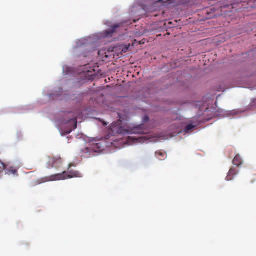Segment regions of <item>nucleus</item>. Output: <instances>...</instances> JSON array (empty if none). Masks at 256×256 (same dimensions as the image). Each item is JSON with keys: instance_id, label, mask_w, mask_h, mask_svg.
I'll return each instance as SVG.
<instances>
[{"instance_id": "obj_10", "label": "nucleus", "mask_w": 256, "mask_h": 256, "mask_svg": "<svg viewBox=\"0 0 256 256\" xmlns=\"http://www.w3.org/2000/svg\"><path fill=\"white\" fill-rule=\"evenodd\" d=\"M156 156L160 160H163L166 158V154L165 152L158 151L156 152Z\"/></svg>"}, {"instance_id": "obj_20", "label": "nucleus", "mask_w": 256, "mask_h": 256, "mask_svg": "<svg viewBox=\"0 0 256 256\" xmlns=\"http://www.w3.org/2000/svg\"><path fill=\"white\" fill-rule=\"evenodd\" d=\"M102 123H103V124L104 126H106L107 125V124L105 122H103Z\"/></svg>"}, {"instance_id": "obj_17", "label": "nucleus", "mask_w": 256, "mask_h": 256, "mask_svg": "<svg viewBox=\"0 0 256 256\" xmlns=\"http://www.w3.org/2000/svg\"><path fill=\"white\" fill-rule=\"evenodd\" d=\"M72 130V128H70V130H68L66 132V134H70Z\"/></svg>"}, {"instance_id": "obj_22", "label": "nucleus", "mask_w": 256, "mask_h": 256, "mask_svg": "<svg viewBox=\"0 0 256 256\" xmlns=\"http://www.w3.org/2000/svg\"><path fill=\"white\" fill-rule=\"evenodd\" d=\"M106 49H102V50H103L104 52H105V51H106Z\"/></svg>"}, {"instance_id": "obj_18", "label": "nucleus", "mask_w": 256, "mask_h": 256, "mask_svg": "<svg viewBox=\"0 0 256 256\" xmlns=\"http://www.w3.org/2000/svg\"><path fill=\"white\" fill-rule=\"evenodd\" d=\"M62 164V162H56V164H58V167L60 166V164Z\"/></svg>"}, {"instance_id": "obj_4", "label": "nucleus", "mask_w": 256, "mask_h": 256, "mask_svg": "<svg viewBox=\"0 0 256 256\" xmlns=\"http://www.w3.org/2000/svg\"><path fill=\"white\" fill-rule=\"evenodd\" d=\"M82 174L78 171H64L61 174L52 175L50 176V180H60L73 178H82Z\"/></svg>"}, {"instance_id": "obj_6", "label": "nucleus", "mask_w": 256, "mask_h": 256, "mask_svg": "<svg viewBox=\"0 0 256 256\" xmlns=\"http://www.w3.org/2000/svg\"><path fill=\"white\" fill-rule=\"evenodd\" d=\"M62 162V159L60 157H52L49 158V160L48 161V166L52 168H58V164H56V162Z\"/></svg>"}, {"instance_id": "obj_7", "label": "nucleus", "mask_w": 256, "mask_h": 256, "mask_svg": "<svg viewBox=\"0 0 256 256\" xmlns=\"http://www.w3.org/2000/svg\"><path fill=\"white\" fill-rule=\"evenodd\" d=\"M238 174V170H237L236 168H232L226 178V180L228 181H230L232 180L234 176Z\"/></svg>"}, {"instance_id": "obj_15", "label": "nucleus", "mask_w": 256, "mask_h": 256, "mask_svg": "<svg viewBox=\"0 0 256 256\" xmlns=\"http://www.w3.org/2000/svg\"><path fill=\"white\" fill-rule=\"evenodd\" d=\"M118 28V26L116 24H113V35L114 34L115 30Z\"/></svg>"}, {"instance_id": "obj_19", "label": "nucleus", "mask_w": 256, "mask_h": 256, "mask_svg": "<svg viewBox=\"0 0 256 256\" xmlns=\"http://www.w3.org/2000/svg\"><path fill=\"white\" fill-rule=\"evenodd\" d=\"M74 164H69V166H68V168H70V167H72V166H74Z\"/></svg>"}, {"instance_id": "obj_11", "label": "nucleus", "mask_w": 256, "mask_h": 256, "mask_svg": "<svg viewBox=\"0 0 256 256\" xmlns=\"http://www.w3.org/2000/svg\"><path fill=\"white\" fill-rule=\"evenodd\" d=\"M194 128V126L192 124H188L184 129V132L186 133L188 132L190 130H192Z\"/></svg>"}, {"instance_id": "obj_3", "label": "nucleus", "mask_w": 256, "mask_h": 256, "mask_svg": "<svg viewBox=\"0 0 256 256\" xmlns=\"http://www.w3.org/2000/svg\"><path fill=\"white\" fill-rule=\"evenodd\" d=\"M144 124L139 125L138 126L134 127L131 129H125L121 124H116L113 122V134H122V135H126L129 134H146L148 132L144 128Z\"/></svg>"}, {"instance_id": "obj_2", "label": "nucleus", "mask_w": 256, "mask_h": 256, "mask_svg": "<svg viewBox=\"0 0 256 256\" xmlns=\"http://www.w3.org/2000/svg\"><path fill=\"white\" fill-rule=\"evenodd\" d=\"M110 130L108 134L104 138L97 140L94 138V141L96 142H92L90 144V147H85L80 150L82 156L84 158H88L91 156V152H99L104 150L106 148H108L112 146V140L110 138L112 136V126H110Z\"/></svg>"}, {"instance_id": "obj_9", "label": "nucleus", "mask_w": 256, "mask_h": 256, "mask_svg": "<svg viewBox=\"0 0 256 256\" xmlns=\"http://www.w3.org/2000/svg\"><path fill=\"white\" fill-rule=\"evenodd\" d=\"M232 162L234 164L237 166H239L242 164V160L239 154H237L234 158Z\"/></svg>"}, {"instance_id": "obj_14", "label": "nucleus", "mask_w": 256, "mask_h": 256, "mask_svg": "<svg viewBox=\"0 0 256 256\" xmlns=\"http://www.w3.org/2000/svg\"><path fill=\"white\" fill-rule=\"evenodd\" d=\"M149 117L148 116H145L144 117V120H143V121L144 122H148L149 120Z\"/></svg>"}, {"instance_id": "obj_23", "label": "nucleus", "mask_w": 256, "mask_h": 256, "mask_svg": "<svg viewBox=\"0 0 256 256\" xmlns=\"http://www.w3.org/2000/svg\"><path fill=\"white\" fill-rule=\"evenodd\" d=\"M102 51H99L98 52V54H100V52H101Z\"/></svg>"}, {"instance_id": "obj_21", "label": "nucleus", "mask_w": 256, "mask_h": 256, "mask_svg": "<svg viewBox=\"0 0 256 256\" xmlns=\"http://www.w3.org/2000/svg\"><path fill=\"white\" fill-rule=\"evenodd\" d=\"M129 46H126L124 48H129Z\"/></svg>"}, {"instance_id": "obj_12", "label": "nucleus", "mask_w": 256, "mask_h": 256, "mask_svg": "<svg viewBox=\"0 0 256 256\" xmlns=\"http://www.w3.org/2000/svg\"><path fill=\"white\" fill-rule=\"evenodd\" d=\"M6 166L3 162H0V173L6 168Z\"/></svg>"}, {"instance_id": "obj_1", "label": "nucleus", "mask_w": 256, "mask_h": 256, "mask_svg": "<svg viewBox=\"0 0 256 256\" xmlns=\"http://www.w3.org/2000/svg\"><path fill=\"white\" fill-rule=\"evenodd\" d=\"M112 37V29L103 32L94 34L90 36L82 38L76 42V48H82L93 46L94 44H106Z\"/></svg>"}, {"instance_id": "obj_5", "label": "nucleus", "mask_w": 256, "mask_h": 256, "mask_svg": "<svg viewBox=\"0 0 256 256\" xmlns=\"http://www.w3.org/2000/svg\"><path fill=\"white\" fill-rule=\"evenodd\" d=\"M65 116H68V120H64L63 122L64 123H72L73 124V129L77 128V116L78 114L75 112H68L64 113Z\"/></svg>"}, {"instance_id": "obj_8", "label": "nucleus", "mask_w": 256, "mask_h": 256, "mask_svg": "<svg viewBox=\"0 0 256 256\" xmlns=\"http://www.w3.org/2000/svg\"><path fill=\"white\" fill-rule=\"evenodd\" d=\"M158 2L162 3L164 4H175L176 5H180L181 4L180 0H158Z\"/></svg>"}, {"instance_id": "obj_16", "label": "nucleus", "mask_w": 256, "mask_h": 256, "mask_svg": "<svg viewBox=\"0 0 256 256\" xmlns=\"http://www.w3.org/2000/svg\"><path fill=\"white\" fill-rule=\"evenodd\" d=\"M128 49H126V48L122 49V52H123L126 53V52H128Z\"/></svg>"}, {"instance_id": "obj_13", "label": "nucleus", "mask_w": 256, "mask_h": 256, "mask_svg": "<svg viewBox=\"0 0 256 256\" xmlns=\"http://www.w3.org/2000/svg\"><path fill=\"white\" fill-rule=\"evenodd\" d=\"M9 173L15 174L17 172V170L14 168H10L8 170Z\"/></svg>"}]
</instances>
